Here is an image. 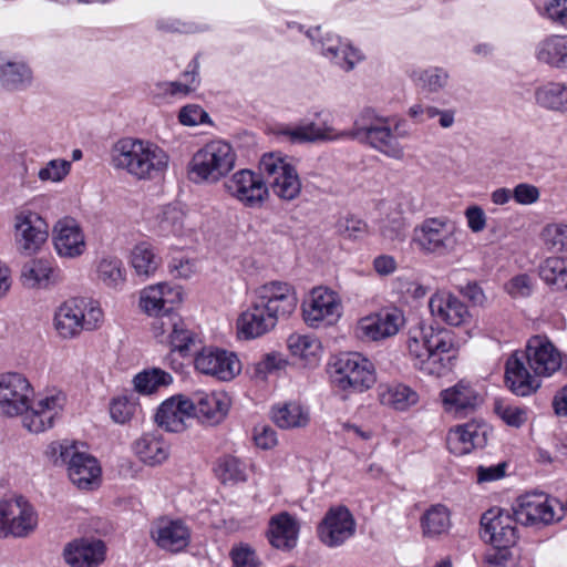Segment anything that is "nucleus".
Listing matches in <instances>:
<instances>
[{"label": "nucleus", "instance_id": "obj_28", "mask_svg": "<svg viewBox=\"0 0 567 567\" xmlns=\"http://www.w3.org/2000/svg\"><path fill=\"white\" fill-rule=\"evenodd\" d=\"M193 416L192 402L184 394H175L163 401L155 414L156 424L167 432L181 433Z\"/></svg>", "mask_w": 567, "mask_h": 567}, {"label": "nucleus", "instance_id": "obj_49", "mask_svg": "<svg viewBox=\"0 0 567 567\" xmlns=\"http://www.w3.org/2000/svg\"><path fill=\"white\" fill-rule=\"evenodd\" d=\"M495 414L508 426L519 429L528 419V409L513 404L504 399L494 400Z\"/></svg>", "mask_w": 567, "mask_h": 567}, {"label": "nucleus", "instance_id": "obj_61", "mask_svg": "<svg viewBox=\"0 0 567 567\" xmlns=\"http://www.w3.org/2000/svg\"><path fill=\"white\" fill-rule=\"evenodd\" d=\"M540 190L537 186L528 183H519L513 188V199L524 206H529L539 200Z\"/></svg>", "mask_w": 567, "mask_h": 567}, {"label": "nucleus", "instance_id": "obj_24", "mask_svg": "<svg viewBox=\"0 0 567 567\" xmlns=\"http://www.w3.org/2000/svg\"><path fill=\"white\" fill-rule=\"evenodd\" d=\"M505 384L517 396H528L542 386V379L530 370L520 351L512 353L505 363Z\"/></svg>", "mask_w": 567, "mask_h": 567}, {"label": "nucleus", "instance_id": "obj_8", "mask_svg": "<svg viewBox=\"0 0 567 567\" xmlns=\"http://www.w3.org/2000/svg\"><path fill=\"white\" fill-rule=\"evenodd\" d=\"M412 243L423 254L449 255L458 245L457 225L446 217L426 218L414 228Z\"/></svg>", "mask_w": 567, "mask_h": 567}, {"label": "nucleus", "instance_id": "obj_47", "mask_svg": "<svg viewBox=\"0 0 567 567\" xmlns=\"http://www.w3.org/2000/svg\"><path fill=\"white\" fill-rule=\"evenodd\" d=\"M96 279L107 288L120 289L126 280L123 262L117 257H103L96 264Z\"/></svg>", "mask_w": 567, "mask_h": 567}, {"label": "nucleus", "instance_id": "obj_29", "mask_svg": "<svg viewBox=\"0 0 567 567\" xmlns=\"http://www.w3.org/2000/svg\"><path fill=\"white\" fill-rule=\"evenodd\" d=\"M315 45L323 56L344 71H351L363 59L358 49L336 34L327 33Z\"/></svg>", "mask_w": 567, "mask_h": 567}, {"label": "nucleus", "instance_id": "obj_11", "mask_svg": "<svg viewBox=\"0 0 567 567\" xmlns=\"http://www.w3.org/2000/svg\"><path fill=\"white\" fill-rule=\"evenodd\" d=\"M38 527V513L22 495L0 496V538H24Z\"/></svg>", "mask_w": 567, "mask_h": 567}, {"label": "nucleus", "instance_id": "obj_7", "mask_svg": "<svg viewBox=\"0 0 567 567\" xmlns=\"http://www.w3.org/2000/svg\"><path fill=\"white\" fill-rule=\"evenodd\" d=\"M236 153L223 140H213L200 147L188 164V176L195 183H217L235 166Z\"/></svg>", "mask_w": 567, "mask_h": 567}, {"label": "nucleus", "instance_id": "obj_58", "mask_svg": "<svg viewBox=\"0 0 567 567\" xmlns=\"http://www.w3.org/2000/svg\"><path fill=\"white\" fill-rule=\"evenodd\" d=\"M167 267L169 274L178 279H189L197 272L196 260L184 256L172 258Z\"/></svg>", "mask_w": 567, "mask_h": 567}, {"label": "nucleus", "instance_id": "obj_38", "mask_svg": "<svg viewBox=\"0 0 567 567\" xmlns=\"http://www.w3.org/2000/svg\"><path fill=\"white\" fill-rule=\"evenodd\" d=\"M22 284L28 288H47L61 280L60 270L45 259H32L21 269Z\"/></svg>", "mask_w": 567, "mask_h": 567}, {"label": "nucleus", "instance_id": "obj_12", "mask_svg": "<svg viewBox=\"0 0 567 567\" xmlns=\"http://www.w3.org/2000/svg\"><path fill=\"white\" fill-rule=\"evenodd\" d=\"M342 316L340 296L327 288H313L302 303V318L312 329H321L336 324Z\"/></svg>", "mask_w": 567, "mask_h": 567}, {"label": "nucleus", "instance_id": "obj_30", "mask_svg": "<svg viewBox=\"0 0 567 567\" xmlns=\"http://www.w3.org/2000/svg\"><path fill=\"white\" fill-rule=\"evenodd\" d=\"M287 348L292 359L303 368H316L323 355L321 340L310 333H291L287 338Z\"/></svg>", "mask_w": 567, "mask_h": 567}, {"label": "nucleus", "instance_id": "obj_51", "mask_svg": "<svg viewBox=\"0 0 567 567\" xmlns=\"http://www.w3.org/2000/svg\"><path fill=\"white\" fill-rule=\"evenodd\" d=\"M198 62L194 59L189 65L188 70L184 72V78H190V82L183 81H172L165 82L161 85L163 92L168 93L173 96L182 95L186 96L189 93L194 92L199 85L198 79Z\"/></svg>", "mask_w": 567, "mask_h": 567}, {"label": "nucleus", "instance_id": "obj_54", "mask_svg": "<svg viewBox=\"0 0 567 567\" xmlns=\"http://www.w3.org/2000/svg\"><path fill=\"white\" fill-rule=\"evenodd\" d=\"M79 444L76 442L70 441H53L47 445L44 450V456L51 462L53 465H65L70 460L72 454L78 449Z\"/></svg>", "mask_w": 567, "mask_h": 567}, {"label": "nucleus", "instance_id": "obj_23", "mask_svg": "<svg viewBox=\"0 0 567 567\" xmlns=\"http://www.w3.org/2000/svg\"><path fill=\"white\" fill-rule=\"evenodd\" d=\"M157 233L163 237H175L185 246L197 241V224L193 216L176 206H165L157 216Z\"/></svg>", "mask_w": 567, "mask_h": 567}, {"label": "nucleus", "instance_id": "obj_34", "mask_svg": "<svg viewBox=\"0 0 567 567\" xmlns=\"http://www.w3.org/2000/svg\"><path fill=\"white\" fill-rule=\"evenodd\" d=\"M152 537L161 548L181 551L188 545L190 534L181 520H159L152 529Z\"/></svg>", "mask_w": 567, "mask_h": 567}, {"label": "nucleus", "instance_id": "obj_25", "mask_svg": "<svg viewBox=\"0 0 567 567\" xmlns=\"http://www.w3.org/2000/svg\"><path fill=\"white\" fill-rule=\"evenodd\" d=\"M482 535L493 546L507 548L516 544L518 523L515 515L504 511H488L482 516Z\"/></svg>", "mask_w": 567, "mask_h": 567}, {"label": "nucleus", "instance_id": "obj_26", "mask_svg": "<svg viewBox=\"0 0 567 567\" xmlns=\"http://www.w3.org/2000/svg\"><path fill=\"white\" fill-rule=\"evenodd\" d=\"M70 481L80 489L91 491L100 486L102 468L93 455L81 450L80 445L66 462Z\"/></svg>", "mask_w": 567, "mask_h": 567}, {"label": "nucleus", "instance_id": "obj_64", "mask_svg": "<svg viewBox=\"0 0 567 567\" xmlns=\"http://www.w3.org/2000/svg\"><path fill=\"white\" fill-rule=\"evenodd\" d=\"M467 226L473 233H481L486 228L487 216L478 205H471L464 212Z\"/></svg>", "mask_w": 567, "mask_h": 567}, {"label": "nucleus", "instance_id": "obj_57", "mask_svg": "<svg viewBox=\"0 0 567 567\" xmlns=\"http://www.w3.org/2000/svg\"><path fill=\"white\" fill-rule=\"evenodd\" d=\"M178 122L184 126L210 123L208 113L198 104H187L178 112Z\"/></svg>", "mask_w": 567, "mask_h": 567}, {"label": "nucleus", "instance_id": "obj_4", "mask_svg": "<svg viewBox=\"0 0 567 567\" xmlns=\"http://www.w3.org/2000/svg\"><path fill=\"white\" fill-rule=\"evenodd\" d=\"M408 354L413 367L423 374L441 378L458 362L457 336L446 329H423L408 340Z\"/></svg>", "mask_w": 567, "mask_h": 567}, {"label": "nucleus", "instance_id": "obj_44", "mask_svg": "<svg viewBox=\"0 0 567 567\" xmlns=\"http://www.w3.org/2000/svg\"><path fill=\"white\" fill-rule=\"evenodd\" d=\"M32 71L24 62H0V83L8 90H24L32 83Z\"/></svg>", "mask_w": 567, "mask_h": 567}, {"label": "nucleus", "instance_id": "obj_13", "mask_svg": "<svg viewBox=\"0 0 567 567\" xmlns=\"http://www.w3.org/2000/svg\"><path fill=\"white\" fill-rule=\"evenodd\" d=\"M261 173L243 168L224 181L229 197L246 208H260L269 197V188Z\"/></svg>", "mask_w": 567, "mask_h": 567}, {"label": "nucleus", "instance_id": "obj_37", "mask_svg": "<svg viewBox=\"0 0 567 567\" xmlns=\"http://www.w3.org/2000/svg\"><path fill=\"white\" fill-rule=\"evenodd\" d=\"M299 525L293 516L282 512L271 517L268 537L270 544L279 549L293 548L298 540Z\"/></svg>", "mask_w": 567, "mask_h": 567}, {"label": "nucleus", "instance_id": "obj_41", "mask_svg": "<svg viewBox=\"0 0 567 567\" xmlns=\"http://www.w3.org/2000/svg\"><path fill=\"white\" fill-rule=\"evenodd\" d=\"M214 473L223 485L235 486L248 481L247 464L231 454H224L216 460Z\"/></svg>", "mask_w": 567, "mask_h": 567}, {"label": "nucleus", "instance_id": "obj_43", "mask_svg": "<svg viewBox=\"0 0 567 567\" xmlns=\"http://www.w3.org/2000/svg\"><path fill=\"white\" fill-rule=\"evenodd\" d=\"M132 383L134 391L138 394L152 395L162 388L171 385L173 383V377L159 368H150L135 374Z\"/></svg>", "mask_w": 567, "mask_h": 567}, {"label": "nucleus", "instance_id": "obj_59", "mask_svg": "<svg viewBox=\"0 0 567 567\" xmlns=\"http://www.w3.org/2000/svg\"><path fill=\"white\" fill-rule=\"evenodd\" d=\"M440 398L444 412L456 416L461 412V382L441 391Z\"/></svg>", "mask_w": 567, "mask_h": 567}, {"label": "nucleus", "instance_id": "obj_52", "mask_svg": "<svg viewBox=\"0 0 567 567\" xmlns=\"http://www.w3.org/2000/svg\"><path fill=\"white\" fill-rule=\"evenodd\" d=\"M137 402L133 395L121 394L110 402L111 419L118 424H125L132 420L137 411Z\"/></svg>", "mask_w": 567, "mask_h": 567}, {"label": "nucleus", "instance_id": "obj_27", "mask_svg": "<svg viewBox=\"0 0 567 567\" xmlns=\"http://www.w3.org/2000/svg\"><path fill=\"white\" fill-rule=\"evenodd\" d=\"M53 245L62 258L82 256L86 250V241L80 224L71 217L60 219L53 229Z\"/></svg>", "mask_w": 567, "mask_h": 567}, {"label": "nucleus", "instance_id": "obj_22", "mask_svg": "<svg viewBox=\"0 0 567 567\" xmlns=\"http://www.w3.org/2000/svg\"><path fill=\"white\" fill-rule=\"evenodd\" d=\"M193 416L209 425L219 424L231 406L230 396L224 391L196 390L190 393Z\"/></svg>", "mask_w": 567, "mask_h": 567}, {"label": "nucleus", "instance_id": "obj_17", "mask_svg": "<svg viewBox=\"0 0 567 567\" xmlns=\"http://www.w3.org/2000/svg\"><path fill=\"white\" fill-rule=\"evenodd\" d=\"M404 322V315L400 309L388 307L361 318L355 327V333L365 341H380L395 336Z\"/></svg>", "mask_w": 567, "mask_h": 567}, {"label": "nucleus", "instance_id": "obj_15", "mask_svg": "<svg viewBox=\"0 0 567 567\" xmlns=\"http://www.w3.org/2000/svg\"><path fill=\"white\" fill-rule=\"evenodd\" d=\"M49 237V227L40 214L22 209L13 218V241L23 256L35 255Z\"/></svg>", "mask_w": 567, "mask_h": 567}, {"label": "nucleus", "instance_id": "obj_21", "mask_svg": "<svg viewBox=\"0 0 567 567\" xmlns=\"http://www.w3.org/2000/svg\"><path fill=\"white\" fill-rule=\"evenodd\" d=\"M151 331L159 343L168 346L172 352H178L183 357L189 354L195 343V333L177 315L154 320Z\"/></svg>", "mask_w": 567, "mask_h": 567}, {"label": "nucleus", "instance_id": "obj_33", "mask_svg": "<svg viewBox=\"0 0 567 567\" xmlns=\"http://www.w3.org/2000/svg\"><path fill=\"white\" fill-rule=\"evenodd\" d=\"M377 398L381 405L398 412H405L420 401L419 393L404 383L379 384Z\"/></svg>", "mask_w": 567, "mask_h": 567}, {"label": "nucleus", "instance_id": "obj_56", "mask_svg": "<svg viewBox=\"0 0 567 567\" xmlns=\"http://www.w3.org/2000/svg\"><path fill=\"white\" fill-rule=\"evenodd\" d=\"M535 287L534 279L527 274H518L512 277L505 285L504 290L515 299L529 297Z\"/></svg>", "mask_w": 567, "mask_h": 567}, {"label": "nucleus", "instance_id": "obj_14", "mask_svg": "<svg viewBox=\"0 0 567 567\" xmlns=\"http://www.w3.org/2000/svg\"><path fill=\"white\" fill-rule=\"evenodd\" d=\"M513 512L515 519L525 526H545L561 518L558 501L545 493H526L519 496Z\"/></svg>", "mask_w": 567, "mask_h": 567}, {"label": "nucleus", "instance_id": "obj_62", "mask_svg": "<svg viewBox=\"0 0 567 567\" xmlns=\"http://www.w3.org/2000/svg\"><path fill=\"white\" fill-rule=\"evenodd\" d=\"M338 230L347 238L359 239L367 234V224L355 217H346L339 220Z\"/></svg>", "mask_w": 567, "mask_h": 567}, {"label": "nucleus", "instance_id": "obj_53", "mask_svg": "<svg viewBox=\"0 0 567 567\" xmlns=\"http://www.w3.org/2000/svg\"><path fill=\"white\" fill-rule=\"evenodd\" d=\"M447 73L440 68H431L413 73V80L419 87L429 92H437L447 83Z\"/></svg>", "mask_w": 567, "mask_h": 567}, {"label": "nucleus", "instance_id": "obj_1", "mask_svg": "<svg viewBox=\"0 0 567 567\" xmlns=\"http://www.w3.org/2000/svg\"><path fill=\"white\" fill-rule=\"evenodd\" d=\"M403 124L402 120L381 116L367 109L357 116L350 130H338L327 121L321 124L305 122L279 125L275 134L281 141L291 144L357 140L389 158L402 161L404 147L400 138L409 135L406 131L401 130Z\"/></svg>", "mask_w": 567, "mask_h": 567}, {"label": "nucleus", "instance_id": "obj_45", "mask_svg": "<svg viewBox=\"0 0 567 567\" xmlns=\"http://www.w3.org/2000/svg\"><path fill=\"white\" fill-rule=\"evenodd\" d=\"M421 528L424 537L435 538L451 527V516L447 507L441 504L432 505L421 517Z\"/></svg>", "mask_w": 567, "mask_h": 567}, {"label": "nucleus", "instance_id": "obj_10", "mask_svg": "<svg viewBox=\"0 0 567 567\" xmlns=\"http://www.w3.org/2000/svg\"><path fill=\"white\" fill-rule=\"evenodd\" d=\"M259 172L268 179L272 193L291 202L301 193V179L291 158L279 152L266 153L259 161Z\"/></svg>", "mask_w": 567, "mask_h": 567}, {"label": "nucleus", "instance_id": "obj_39", "mask_svg": "<svg viewBox=\"0 0 567 567\" xmlns=\"http://www.w3.org/2000/svg\"><path fill=\"white\" fill-rule=\"evenodd\" d=\"M433 317L453 327L461 324V300L453 292L442 289L436 291L429 301Z\"/></svg>", "mask_w": 567, "mask_h": 567}, {"label": "nucleus", "instance_id": "obj_2", "mask_svg": "<svg viewBox=\"0 0 567 567\" xmlns=\"http://www.w3.org/2000/svg\"><path fill=\"white\" fill-rule=\"evenodd\" d=\"M66 403L62 391H54L34 400L31 382L21 373L0 374V416H21L23 429L39 434L53 427Z\"/></svg>", "mask_w": 567, "mask_h": 567}, {"label": "nucleus", "instance_id": "obj_42", "mask_svg": "<svg viewBox=\"0 0 567 567\" xmlns=\"http://www.w3.org/2000/svg\"><path fill=\"white\" fill-rule=\"evenodd\" d=\"M535 103L545 110L567 112V86L560 82H546L534 91Z\"/></svg>", "mask_w": 567, "mask_h": 567}, {"label": "nucleus", "instance_id": "obj_6", "mask_svg": "<svg viewBox=\"0 0 567 567\" xmlns=\"http://www.w3.org/2000/svg\"><path fill=\"white\" fill-rule=\"evenodd\" d=\"M104 321V312L99 301L90 298H71L54 311L53 327L63 339H73L82 331H94Z\"/></svg>", "mask_w": 567, "mask_h": 567}, {"label": "nucleus", "instance_id": "obj_48", "mask_svg": "<svg viewBox=\"0 0 567 567\" xmlns=\"http://www.w3.org/2000/svg\"><path fill=\"white\" fill-rule=\"evenodd\" d=\"M543 247L551 254H567V223H547L539 233Z\"/></svg>", "mask_w": 567, "mask_h": 567}, {"label": "nucleus", "instance_id": "obj_32", "mask_svg": "<svg viewBox=\"0 0 567 567\" xmlns=\"http://www.w3.org/2000/svg\"><path fill=\"white\" fill-rule=\"evenodd\" d=\"M63 556L72 567H96L104 560L105 546L101 540L79 539L64 548Z\"/></svg>", "mask_w": 567, "mask_h": 567}, {"label": "nucleus", "instance_id": "obj_40", "mask_svg": "<svg viewBox=\"0 0 567 567\" xmlns=\"http://www.w3.org/2000/svg\"><path fill=\"white\" fill-rule=\"evenodd\" d=\"M539 62L556 69H567V34L550 35L536 47Z\"/></svg>", "mask_w": 567, "mask_h": 567}, {"label": "nucleus", "instance_id": "obj_5", "mask_svg": "<svg viewBox=\"0 0 567 567\" xmlns=\"http://www.w3.org/2000/svg\"><path fill=\"white\" fill-rule=\"evenodd\" d=\"M110 163L137 181H153L165 174L169 155L156 143L137 137H122L110 151Z\"/></svg>", "mask_w": 567, "mask_h": 567}, {"label": "nucleus", "instance_id": "obj_3", "mask_svg": "<svg viewBox=\"0 0 567 567\" xmlns=\"http://www.w3.org/2000/svg\"><path fill=\"white\" fill-rule=\"evenodd\" d=\"M298 297L292 285L272 280L254 291L247 308L237 318L238 337L243 340L260 338L275 329L278 321L289 318L297 309Z\"/></svg>", "mask_w": 567, "mask_h": 567}, {"label": "nucleus", "instance_id": "obj_35", "mask_svg": "<svg viewBox=\"0 0 567 567\" xmlns=\"http://www.w3.org/2000/svg\"><path fill=\"white\" fill-rule=\"evenodd\" d=\"M128 262L134 274L138 278L146 280L156 275L163 260L152 243L140 241L131 249Z\"/></svg>", "mask_w": 567, "mask_h": 567}, {"label": "nucleus", "instance_id": "obj_19", "mask_svg": "<svg viewBox=\"0 0 567 567\" xmlns=\"http://www.w3.org/2000/svg\"><path fill=\"white\" fill-rule=\"evenodd\" d=\"M520 352L527 360L530 370L540 379L551 377L561 368V353L546 336L530 337L525 350Z\"/></svg>", "mask_w": 567, "mask_h": 567}, {"label": "nucleus", "instance_id": "obj_20", "mask_svg": "<svg viewBox=\"0 0 567 567\" xmlns=\"http://www.w3.org/2000/svg\"><path fill=\"white\" fill-rule=\"evenodd\" d=\"M355 528L353 515L346 506H332L318 526V537L328 547H339L354 535Z\"/></svg>", "mask_w": 567, "mask_h": 567}, {"label": "nucleus", "instance_id": "obj_31", "mask_svg": "<svg viewBox=\"0 0 567 567\" xmlns=\"http://www.w3.org/2000/svg\"><path fill=\"white\" fill-rule=\"evenodd\" d=\"M132 451L141 463L153 467L168 460L171 445L162 434L148 432L134 441Z\"/></svg>", "mask_w": 567, "mask_h": 567}, {"label": "nucleus", "instance_id": "obj_16", "mask_svg": "<svg viewBox=\"0 0 567 567\" xmlns=\"http://www.w3.org/2000/svg\"><path fill=\"white\" fill-rule=\"evenodd\" d=\"M183 300L179 286L162 281L144 287L138 293V308L154 320L172 317L173 309Z\"/></svg>", "mask_w": 567, "mask_h": 567}, {"label": "nucleus", "instance_id": "obj_36", "mask_svg": "<svg viewBox=\"0 0 567 567\" xmlns=\"http://www.w3.org/2000/svg\"><path fill=\"white\" fill-rule=\"evenodd\" d=\"M271 420L282 430L303 429L310 423V409L300 401L279 403L271 409Z\"/></svg>", "mask_w": 567, "mask_h": 567}, {"label": "nucleus", "instance_id": "obj_9", "mask_svg": "<svg viewBox=\"0 0 567 567\" xmlns=\"http://www.w3.org/2000/svg\"><path fill=\"white\" fill-rule=\"evenodd\" d=\"M331 378L343 391L363 392L375 383L373 363L358 352L337 355L331 362Z\"/></svg>", "mask_w": 567, "mask_h": 567}, {"label": "nucleus", "instance_id": "obj_18", "mask_svg": "<svg viewBox=\"0 0 567 567\" xmlns=\"http://www.w3.org/2000/svg\"><path fill=\"white\" fill-rule=\"evenodd\" d=\"M197 372L216 378L219 381H230L241 371V362L237 354L219 348H204L194 359Z\"/></svg>", "mask_w": 567, "mask_h": 567}, {"label": "nucleus", "instance_id": "obj_60", "mask_svg": "<svg viewBox=\"0 0 567 567\" xmlns=\"http://www.w3.org/2000/svg\"><path fill=\"white\" fill-rule=\"evenodd\" d=\"M234 567H259L260 563L255 553L248 545L240 544L230 551Z\"/></svg>", "mask_w": 567, "mask_h": 567}, {"label": "nucleus", "instance_id": "obj_50", "mask_svg": "<svg viewBox=\"0 0 567 567\" xmlns=\"http://www.w3.org/2000/svg\"><path fill=\"white\" fill-rule=\"evenodd\" d=\"M488 425L478 420H472L463 424V454L486 445L488 439Z\"/></svg>", "mask_w": 567, "mask_h": 567}, {"label": "nucleus", "instance_id": "obj_55", "mask_svg": "<svg viewBox=\"0 0 567 567\" xmlns=\"http://www.w3.org/2000/svg\"><path fill=\"white\" fill-rule=\"evenodd\" d=\"M71 167L70 161L54 158L39 171L38 177L41 182L60 183L70 174Z\"/></svg>", "mask_w": 567, "mask_h": 567}, {"label": "nucleus", "instance_id": "obj_63", "mask_svg": "<svg viewBox=\"0 0 567 567\" xmlns=\"http://www.w3.org/2000/svg\"><path fill=\"white\" fill-rule=\"evenodd\" d=\"M252 440L257 447L270 450L277 445V433L268 425H257L254 427Z\"/></svg>", "mask_w": 567, "mask_h": 567}, {"label": "nucleus", "instance_id": "obj_46", "mask_svg": "<svg viewBox=\"0 0 567 567\" xmlns=\"http://www.w3.org/2000/svg\"><path fill=\"white\" fill-rule=\"evenodd\" d=\"M540 279L551 289L567 291V260L560 257L546 258L538 268Z\"/></svg>", "mask_w": 567, "mask_h": 567}]
</instances>
